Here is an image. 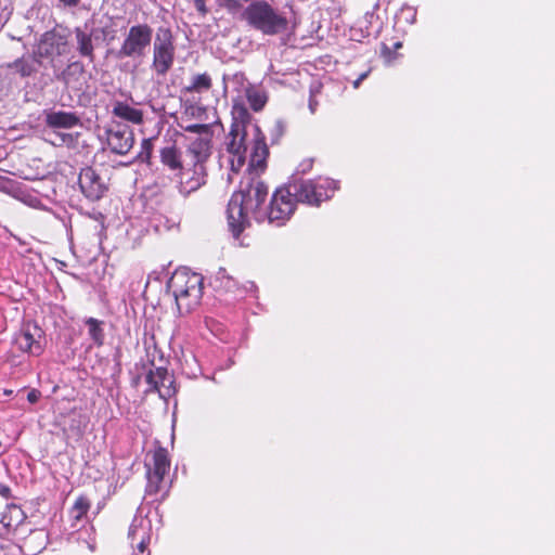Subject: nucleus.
I'll use <instances>...</instances> for the list:
<instances>
[{
    "mask_svg": "<svg viewBox=\"0 0 555 555\" xmlns=\"http://www.w3.org/2000/svg\"><path fill=\"white\" fill-rule=\"evenodd\" d=\"M113 114L124 120L140 125L143 121V114L124 102H117L113 107Z\"/></svg>",
    "mask_w": 555,
    "mask_h": 555,
    "instance_id": "24",
    "label": "nucleus"
},
{
    "mask_svg": "<svg viewBox=\"0 0 555 555\" xmlns=\"http://www.w3.org/2000/svg\"><path fill=\"white\" fill-rule=\"evenodd\" d=\"M89 508H90L89 500L85 496H79L75 501V503L70 509V515L74 519L80 520L87 514Z\"/></svg>",
    "mask_w": 555,
    "mask_h": 555,
    "instance_id": "31",
    "label": "nucleus"
},
{
    "mask_svg": "<svg viewBox=\"0 0 555 555\" xmlns=\"http://www.w3.org/2000/svg\"><path fill=\"white\" fill-rule=\"evenodd\" d=\"M227 151L232 155L230 159L231 169L238 171L246 159V132L242 125L234 124L227 137Z\"/></svg>",
    "mask_w": 555,
    "mask_h": 555,
    "instance_id": "10",
    "label": "nucleus"
},
{
    "mask_svg": "<svg viewBox=\"0 0 555 555\" xmlns=\"http://www.w3.org/2000/svg\"><path fill=\"white\" fill-rule=\"evenodd\" d=\"M243 21L253 29L263 35L274 36L284 33L288 21L264 0L251 1L243 11Z\"/></svg>",
    "mask_w": 555,
    "mask_h": 555,
    "instance_id": "2",
    "label": "nucleus"
},
{
    "mask_svg": "<svg viewBox=\"0 0 555 555\" xmlns=\"http://www.w3.org/2000/svg\"><path fill=\"white\" fill-rule=\"evenodd\" d=\"M56 135L61 143H66L72 140V135L68 133H57Z\"/></svg>",
    "mask_w": 555,
    "mask_h": 555,
    "instance_id": "44",
    "label": "nucleus"
},
{
    "mask_svg": "<svg viewBox=\"0 0 555 555\" xmlns=\"http://www.w3.org/2000/svg\"><path fill=\"white\" fill-rule=\"evenodd\" d=\"M332 57L328 55L320 56L318 61H314V68H319V65H330Z\"/></svg>",
    "mask_w": 555,
    "mask_h": 555,
    "instance_id": "39",
    "label": "nucleus"
},
{
    "mask_svg": "<svg viewBox=\"0 0 555 555\" xmlns=\"http://www.w3.org/2000/svg\"><path fill=\"white\" fill-rule=\"evenodd\" d=\"M369 75V72H365L363 74H361L354 81H353V87L357 89L359 88L360 83L367 77Z\"/></svg>",
    "mask_w": 555,
    "mask_h": 555,
    "instance_id": "42",
    "label": "nucleus"
},
{
    "mask_svg": "<svg viewBox=\"0 0 555 555\" xmlns=\"http://www.w3.org/2000/svg\"><path fill=\"white\" fill-rule=\"evenodd\" d=\"M268 155L269 149L264 141V137L257 127L249 160V168L253 169L251 172L255 176H258L259 172L264 170Z\"/></svg>",
    "mask_w": 555,
    "mask_h": 555,
    "instance_id": "17",
    "label": "nucleus"
},
{
    "mask_svg": "<svg viewBox=\"0 0 555 555\" xmlns=\"http://www.w3.org/2000/svg\"><path fill=\"white\" fill-rule=\"evenodd\" d=\"M68 37L65 34L51 29L43 33L37 43L34 46V61L41 65L43 60L53 61L54 59L67 53Z\"/></svg>",
    "mask_w": 555,
    "mask_h": 555,
    "instance_id": "6",
    "label": "nucleus"
},
{
    "mask_svg": "<svg viewBox=\"0 0 555 555\" xmlns=\"http://www.w3.org/2000/svg\"><path fill=\"white\" fill-rule=\"evenodd\" d=\"M86 324L89 327V335L95 345L102 346L104 343V332L102 328V322L94 319L89 318L86 320Z\"/></svg>",
    "mask_w": 555,
    "mask_h": 555,
    "instance_id": "29",
    "label": "nucleus"
},
{
    "mask_svg": "<svg viewBox=\"0 0 555 555\" xmlns=\"http://www.w3.org/2000/svg\"><path fill=\"white\" fill-rule=\"evenodd\" d=\"M234 79L240 81V82H243L244 81V75L243 74H236L234 76Z\"/></svg>",
    "mask_w": 555,
    "mask_h": 555,
    "instance_id": "46",
    "label": "nucleus"
},
{
    "mask_svg": "<svg viewBox=\"0 0 555 555\" xmlns=\"http://www.w3.org/2000/svg\"><path fill=\"white\" fill-rule=\"evenodd\" d=\"M336 189V182L328 178L320 177L314 180V205L331 198Z\"/></svg>",
    "mask_w": 555,
    "mask_h": 555,
    "instance_id": "23",
    "label": "nucleus"
},
{
    "mask_svg": "<svg viewBox=\"0 0 555 555\" xmlns=\"http://www.w3.org/2000/svg\"><path fill=\"white\" fill-rule=\"evenodd\" d=\"M80 124V118L72 112L52 111L46 113V125L50 128L72 129Z\"/></svg>",
    "mask_w": 555,
    "mask_h": 555,
    "instance_id": "19",
    "label": "nucleus"
},
{
    "mask_svg": "<svg viewBox=\"0 0 555 555\" xmlns=\"http://www.w3.org/2000/svg\"><path fill=\"white\" fill-rule=\"evenodd\" d=\"M165 475L156 473H152L151 469H147V485H146V493L155 494L160 490V485L163 482Z\"/></svg>",
    "mask_w": 555,
    "mask_h": 555,
    "instance_id": "33",
    "label": "nucleus"
},
{
    "mask_svg": "<svg viewBox=\"0 0 555 555\" xmlns=\"http://www.w3.org/2000/svg\"><path fill=\"white\" fill-rule=\"evenodd\" d=\"M0 494L3 496V498H9L10 494H11V490L8 486H4V485H0Z\"/></svg>",
    "mask_w": 555,
    "mask_h": 555,
    "instance_id": "43",
    "label": "nucleus"
},
{
    "mask_svg": "<svg viewBox=\"0 0 555 555\" xmlns=\"http://www.w3.org/2000/svg\"><path fill=\"white\" fill-rule=\"evenodd\" d=\"M184 168L178 172V190L183 196L197 191L206 183V166L184 159Z\"/></svg>",
    "mask_w": 555,
    "mask_h": 555,
    "instance_id": "9",
    "label": "nucleus"
},
{
    "mask_svg": "<svg viewBox=\"0 0 555 555\" xmlns=\"http://www.w3.org/2000/svg\"><path fill=\"white\" fill-rule=\"evenodd\" d=\"M66 87L74 90H81L85 82V68L80 62H73L57 76Z\"/></svg>",
    "mask_w": 555,
    "mask_h": 555,
    "instance_id": "18",
    "label": "nucleus"
},
{
    "mask_svg": "<svg viewBox=\"0 0 555 555\" xmlns=\"http://www.w3.org/2000/svg\"><path fill=\"white\" fill-rule=\"evenodd\" d=\"M152 460V467L149 466V469H151L152 473H156V475H166L170 467L167 450L165 448L156 449L153 453Z\"/></svg>",
    "mask_w": 555,
    "mask_h": 555,
    "instance_id": "26",
    "label": "nucleus"
},
{
    "mask_svg": "<svg viewBox=\"0 0 555 555\" xmlns=\"http://www.w3.org/2000/svg\"><path fill=\"white\" fill-rule=\"evenodd\" d=\"M78 184L85 197L92 202L101 199L108 191V182L105 176L92 167L81 169Z\"/></svg>",
    "mask_w": 555,
    "mask_h": 555,
    "instance_id": "8",
    "label": "nucleus"
},
{
    "mask_svg": "<svg viewBox=\"0 0 555 555\" xmlns=\"http://www.w3.org/2000/svg\"><path fill=\"white\" fill-rule=\"evenodd\" d=\"M308 106L310 109H312V88L310 89V94L308 99Z\"/></svg>",
    "mask_w": 555,
    "mask_h": 555,
    "instance_id": "45",
    "label": "nucleus"
},
{
    "mask_svg": "<svg viewBox=\"0 0 555 555\" xmlns=\"http://www.w3.org/2000/svg\"><path fill=\"white\" fill-rule=\"evenodd\" d=\"M245 1L241 0H219V5L225 9L236 18L243 21V11H245Z\"/></svg>",
    "mask_w": 555,
    "mask_h": 555,
    "instance_id": "30",
    "label": "nucleus"
},
{
    "mask_svg": "<svg viewBox=\"0 0 555 555\" xmlns=\"http://www.w3.org/2000/svg\"><path fill=\"white\" fill-rule=\"evenodd\" d=\"M41 393L39 390L37 389H31L28 395H27V400L30 402V403H36L39 398H40Z\"/></svg>",
    "mask_w": 555,
    "mask_h": 555,
    "instance_id": "38",
    "label": "nucleus"
},
{
    "mask_svg": "<svg viewBox=\"0 0 555 555\" xmlns=\"http://www.w3.org/2000/svg\"><path fill=\"white\" fill-rule=\"evenodd\" d=\"M167 288L172 295H182V292L203 289V276L186 270H177L167 283Z\"/></svg>",
    "mask_w": 555,
    "mask_h": 555,
    "instance_id": "14",
    "label": "nucleus"
},
{
    "mask_svg": "<svg viewBox=\"0 0 555 555\" xmlns=\"http://www.w3.org/2000/svg\"><path fill=\"white\" fill-rule=\"evenodd\" d=\"M151 533V519L143 515L141 509H138L128 531V539L130 540L131 545H135L139 552L143 553L150 544Z\"/></svg>",
    "mask_w": 555,
    "mask_h": 555,
    "instance_id": "12",
    "label": "nucleus"
},
{
    "mask_svg": "<svg viewBox=\"0 0 555 555\" xmlns=\"http://www.w3.org/2000/svg\"><path fill=\"white\" fill-rule=\"evenodd\" d=\"M74 34L76 38L78 53L81 56L89 59L90 62H93L94 47L92 42V34L86 31L80 27H76Z\"/></svg>",
    "mask_w": 555,
    "mask_h": 555,
    "instance_id": "21",
    "label": "nucleus"
},
{
    "mask_svg": "<svg viewBox=\"0 0 555 555\" xmlns=\"http://www.w3.org/2000/svg\"><path fill=\"white\" fill-rule=\"evenodd\" d=\"M286 131V124L282 119H276L269 131L271 144H279Z\"/></svg>",
    "mask_w": 555,
    "mask_h": 555,
    "instance_id": "32",
    "label": "nucleus"
},
{
    "mask_svg": "<svg viewBox=\"0 0 555 555\" xmlns=\"http://www.w3.org/2000/svg\"><path fill=\"white\" fill-rule=\"evenodd\" d=\"M175 297L180 313H189L199 305L203 296V289H191L182 292V295H172Z\"/></svg>",
    "mask_w": 555,
    "mask_h": 555,
    "instance_id": "20",
    "label": "nucleus"
},
{
    "mask_svg": "<svg viewBox=\"0 0 555 555\" xmlns=\"http://www.w3.org/2000/svg\"><path fill=\"white\" fill-rule=\"evenodd\" d=\"M91 216L95 221H98L101 224L102 228L104 227V215L102 212L96 211L93 212Z\"/></svg>",
    "mask_w": 555,
    "mask_h": 555,
    "instance_id": "41",
    "label": "nucleus"
},
{
    "mask_svg": "<svg viewBox=\"0 0 555 555\" xmlns=\"http://www.w3.org/2000/svg\"><path fill=\"white\" fill-rule=\"evenodd\" d=\"M107 144L111 151L126 155L133 146L134 137L130 127L121 124L113 125L107 131Z\"/></svg>",
    "mask_w": 555,
    "mask_h": 555,
    "instance_id": "13",
    "label": "nucleus"
},
{
    "mask_svg": "<svg viewBox=\"0 0 555 555\" xmlns=\"http://www.w3.org/2000/svg\"><path fill=\"white\" fill-rule=\"evenodd\" d=\"M61 4L68 8H75L80 3V0H59Z\"/></svg>",
    "mask_w": 555,
    "mask_h": 555,
    "instance_id": "40",
    "label": "nucleus"
},
{
    "mask_svg": "<svg viewBox=\"0 0 555 555\" xmlns=\"http://www.w3.org/2000/svg\"><path fill=\"white\" fill-rule=\"evenodd\" d=\"M153 38V29L147 24H138L129 28L117 51L118 59H137L145 55Z\"/></svg>",
    "mask_w": 555,
    "mask_h": 555,
    "instance_id": "4",
    "label": "nucleus"
},
{
    "mask_svg": "<svg viewBox=\"0 0 555 555\" xmlns=\"http://www.w3.org/2000/svg\"><path fill=\"white\" fill-rule=\"evenodd\" d=\"M194 2V5L196 8V10L202 14V15H206L208 13V10L206 8V3H205V0H193Z\"/></svg>",
    "mask_w": 555,
    "mask_h": 555,
    "instance_id": "37",
    "label": "nucleus"
},
{
    "mask_svg": "<svg viewBox=\"0 0 555 555\" xmlns=\"http://www.w3.org/2000/svg\"><path fill=\"white\" fill-rule=\"evenodd\" d=\"M218 280H220L221 283L224 284V287L227 288L228 292H232L236 287V282L227 274V271L224 269H221L218 272Z\"/></svg>",
    "mask_w": 555,
    "mask_h": 555,
    "instance_id": "35",
    "label": "nucleus"
},
{
    "mask_svg": "<svg viewBox=\"0 0 555 555\" xmlns=\"http://www.w3.org/2000/svg\"><path fill=\"white\" fill-rule=\"evenodd\" d=\"M14 344L23 352L39 356L44 347L43 332L37 325L27 324L15 335Z\"/></svg>",
    "mask_w": 555,
    "mask_h": 555,
    "instance_id": "11",
    "label": "nucleus"
},
{
    "mask_svg": "<svg viewBox=\"0 0 555 555\" xmlns=\"http://www.w3.org/2000/svg\"><path fill=\"white\" fill-rule=\"evenodd\" d=\"M297 203L289 196L288 191L276 189L269 205L266 207V221L278 227L283 225L296 209Z\"/></svg>",
    "mask_w": 555,
    "mask_h": 555,
    "instance_id": "7",
    "label": "nucleus"
},
{
    "mask_svg": "<svg viewBox=\"0 0 555 555\" xmlns=\"http://www.w3.org/2000/svg\"><path fill=\"white\" fill-rule=\"evenodd\" d=\"M401 46H402V43H401V42H396V43H395V48H396V49L401 48Z\"/></svg>",
    "mask_w": 555,
    "mask_h": 555,
    "instance_id": "48",
    "label": "nucleus"
},
{
    "mask_svg": "<svg viewBox=\"0 0 555 555\" xmlns=\"http://www.w3.org/2000/svg\"><path fill=\"white\" fill-rule=\"evenodd\" d=\"M268 194V185L253 172L241 182L240 190L233 193L227 209L229 228L235 237L249 227L250 220L266 221L263 205Z\"/></svg>",
    "mask_w": 555,
    "mask_h": 555,
    "instance_id": "1",
    "label": "nucleus"
},
{
    "mask_svg": "<svg viewBox=\"0 0 555 555\" xmlns=\"http://www.w3.org/2000/svg\"><path fill=\"white\" fill-rule=\"evenodd\" d=\"M2 29V25L0 24V30Z\"/></svg>",
    "mask_w": 555,
    "mask_h": 555,
    "instance_id": "49",
    "label": "nucleus"
},
{
    "mask_svg": "<svg viewBox=\"0 0 555 555\" xmlns=\"http://www.w3.org/2000/svg\"><path fill=\"white\" fill-rule=\"evenodd\" d=\"M35 61L20 57L11 63L2 65L3 68L14 69L22 78L30 77L37 72Z\"/></svg>",
    "mask_w": 555,
    "mask_h": 555,
    "instance_id": "25",
    "label": "nucleus"
},
{
    "mask_svg": "<svg viewBox=\"0 0 555 555\" xmlns=\"http://www.w3.org/2000/svg\"><path fill=\"white\" fill-rule=\"evenodd\" d=\"M289 192L296 203H311L312 197V158L301 160L292 175L288 183L281 186Z\"/></svg>",
    "mask_w": 555,
    "mask_h": 555,
    "instance_id": "5",
    "label": "nucleus"
},
{
    "mask_svg": "<svg viewBox=\"0 0 555 555\" xmlns=\"http://www.w3.org/2000/svg\"><path fill=\"white\" fill-rule=\"evenodd\" d=\"M141 153L139 154V158L142 160H146L151 157L152 153V142L150 139H144L141 144Z\"/></svg>",
    "mask_w": 555,
    "mask_h": 555,
    "instance_id": "36",
    "label": "nucleus"
},
{
    "mask_svg": "<svg viewBox=\"0 0 555 555\" xmlns=\"http://www.w3.org/2000/svg\"><path fill=\"white\" fill-rule=\"evenodd\" d=\"M211 142L212 133L197 137L189 144L184 159L205 166L211 155Z\"/></svg>",
    "mask_w": 555,
    "mask_h": 555,
    "instance_id": "16",
    "label": "nucleus"
},
{
    "mask_svg": "<svg viewBox=\"0 0 555 555\" xmlns=\"http://www.w3.org/2000/svg\"><path fill=\"white\" fill-rule=\"evenodd\" d=\"M186 132H192L198 134V137H203L204 134L212 133L210 125L207 124H193L183 127Z\"/></svg>",
    "mask_w": 555,
    "mask_h": 555,
    "instance_id": "34",
    "label": "nucleus"
},
{
    "mask_svg": "<svg viewBox=\"0 0 555 555\" xmlns=\"http://www.w3.org/2000/svg\"><path fill=\"white\" fill-rule=\"evenodd\" d=\"M176 47L172 31L168 27H159L153 42L152 68L158 76H165L173 65Z\"/></svg>",
    "mask_w": 555,
    "mask_h": 555,
    "instance_id": "3",
    "label": "nucleus"
},
{
    "mask_svg": "<svg viewBox=\"0 0 555 555\" xmlns=\"http://www.w3.org/2000/svg\"><path fill=\"white\" fill-rule=\"evenodd\" d=\"M160 162L172 171L179 172L184 168V159H182L180 150L175 145L166 146L160 150Z\"/></svg>",
    "mask_w": 555,
    "mask_h": 555,
    "instance_id": "22",
    "label": "nucleus"
},
{
    "mask_svg": "<svg viewBox=\"0 0 555 555\" xmlns=\"http://www.w3.org/2000/svg\"><path fill=\"white\" fill-rule=\"evenodd\" d=\"M245 95L250 107L255 112L261 111L267 103L266 93L261 89L256 88L249 83L245 88Z\"/></svg>",
    "mask_w": 555,
    "mask_h": 555,
    "instance_id": "28",
    "label": "nucleus"
},
{
    "mask_svg": "<svg viewBox=\"0 0 555 555\" xmlns=\"http://www.w3.org/2000/svg\"><path fill=\"white\" fill-rule=\"evenodd\" d=\"M383 53L386 54V53H389V48L386 46V44H383Z\"/></svg>",
    "mask_w": 555,
    "mask_h": 555,
    "instance_id": "47",
    "label": "nucleus"
},
{
    "mask_svg": "<svg viewBox=\"0 0 555 555\" xmlns=\"http://www.w3.org/2000/svg\"><path fill=\"white\" fill-rule=\"evenodd\" d=\"M211 86L212 80L209 74H197L191 78V82L185 87V91L190 93H203L208 91Z\"/></svg>",
    "mask_w": 555,
    "mask_h": 555,
    "instance_id": "27",
    "label": "nucleus"
},
{
    "mask_svg": "<svg viewBox=\"0 0 555 555\" xmlns=\"http://www.w3.org/2000/svg\"><path fill=\"white\" fill-rule=\"evenodd\" d=\"M146 383L150 385V390L157 391L163 399H168L176 392L173 378L164 367L151 370L146 375Z\"/></svg>",
    "mask_w": 555,
    "mask_h": 555,
    "instance_id": "15",
    "label": "nucleus"
}]
</instances>
